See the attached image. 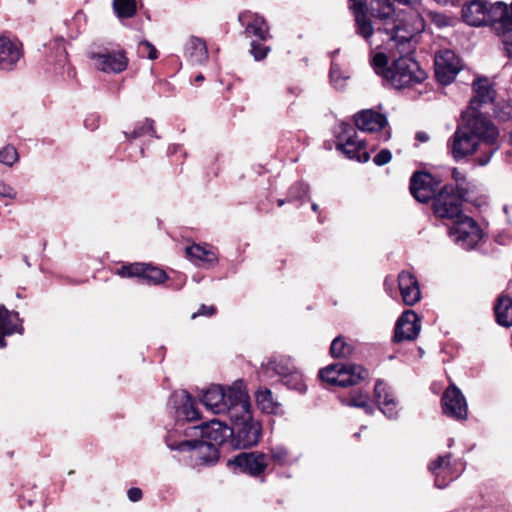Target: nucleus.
I'll return each instance as SVG.
<instances>
[{
	"label": "nucleus",
	"instance_id": "f257e3e1",
	"mask_svg": "<svg viewBox=\"0 0 512 512\" xmlns=\"http://www.w3.org/2000/svg\"><path fill=\"white\" fill-rule=\"evenodd\" d=\"M349 1L355 16L356 33L366 41L374 32L384 33L391 47L410 51L411 40L425 29L424 19L416 11L401 13L394 18V5L389 0H366V8L376 19L375 23L367 16L361 0Z\"/></svg>",
	"mask_w": 512,
	"mask_h": 512
},
{
	"label": "nucleus",
	"instance_id": "f03ea898",
	"mask_svg": "<svg viewBox=\"0 0 512 512\" xmlns=\"http://www.w3.org/2000/svg\"><path fill=\"white\" fill-rule=\"evenodd\" d=\"M462 118L465 120L464 123L457 127L448 142L450 152L453 158L459 161L473 154L479 145L484 144L487 146V151L476 161L479 165L485 166L500 148L498 128L482 113L463 112Z\"/></svg>",
	"mask_w": 512,
	"mask_h": 512
},
{
	"label": "nucleus",
	"instance_id": "7ed1b4c3",
	"mask_svg": "<svg viewBox=\"0 0 512 512\" xmlns=\"http://www.w3.org/2000/svg\"><path fill=\"white\" fill-rule=\"evenodd\" d=\"M462 19L470 26L498 24L505 31L512 30V2L491 3L486 0H472L462 7Z\"/></svg>",
	"mask_w": 512,
	"mask_h": 512
},
{
	"label": "nucleus",
	"instance_id": "20e7f679",
	"mask_svg": "<svg viewBox=\"0 0 512 512\" xmlns=\"http://www.w3.org/2000/svg\"><path fill=\"white\" fill-rule=\"evenodd\" d=\"M229 419L232 447L247 449L258 444L262 436V426L253 418L249 400L245 404L232 408Z\"/></svg>",
	"mask_w": 512,
	"mask_h": 512
},
{
	"label": "nucleus",
	"instance_id": "39448f33",
	"mask_svg": "<svg viewBox=\"0 0 512 512\" xmlns=\"http://www.w3.org/2000/svg\"><path fill=\"white\" fill-rule=\"evenodd\" d=\"M249 400L244 382L235 381L226 389L221 385H212L202 395L204 406L215 414H226L230 417L232 408L245 404Z\"/></svg>",
	"mask_w": 512,
	"mask_h": 512
},
{
	"label": "nucleus",
	"instance_id": "423d86ee",
	"mask_svg": "<svg viewBox=\"0 0 512 512\" xmlns=\"http://www.w3.org/2000/svg\"><path fill=\"white\" fill-rule=\"evenodd\" d=\"M395 48L400 53V56L389 66L387 82L396 89H402L425 80L427 77L426 72L410 56L414 49L413 45L411 44L410 51H403L401 47Z\"/></svg>",
	"mask_w": 512,
	"mask_h": 512
},
{
	"label": "nucleus",
	"instance_id": "0eeeda50",
	"mask_svg": "<svg viewBox=\"0 0 512 512\" xmlns=\"http://www.w3.org/2000/svg\"><path fill=\"white\" fill-rule=\"evenodd\" d=\"M168 447L171 450L186 453V460L192 467L214 465L220 457L219 449L205 440H184L168 444Z\"/></svg>",
	"mask_w": 512,
	"mask_h": 512
},
{
	"label": "nucleus",
	"instance_id": "6e6552de",
	"mask_svg": "<svg viewBox=\"0 0 512 512\" xmlns=\"http://www.w3.org/2000/svg\"><path fill=\"white\" fill-rule=\"evenodd\" d=\"M468 197L453 190V184H445L432 200V210L441 219H458L462 214L463 203Z\"/></svg>",
	"mask_w": 512,
	"mask_h": 512
},
{
	"label": "nucleus",
	"instance_id": "1a4fd4ad",
	"mask_svg": "<svg viewBox=\"0 0 512 512\" xmlns=\"http://www.w3.org/2000/svg\"><path fill=\"white\" fill-rule=\"evenodd\" d=\"M368 376V371L356 364H333L319 371V377L327 384L347 387L358 384Z\"/></svg>",
	"mask_w": 512,
	"mask_h": 512
},
{
	"label": "nucleus",
	"instance_id": "9d476101",
	"mask_svg": "<svg viewBox=\"0 0 512 512\" xmlns=\"http://www.w3.org/2000/svg\"><path fill=\"white\" fill-rule=\"evenodd\" d=\"M336 149L342 151L349 159L367 162L370 158L365 150V141L357 139L355 128L346 122H341L336 131Z\"/></svg>",
	"mask_w": 512,
	"mask_h": 512
},
{
	"label": "nucleus",
	"instance_id": "9b49d317",
	"mask_svg": "<svg viewBox=\"0 0 512 512\" xmlns=\"http://www.w3.org/2000/svg\"><path fill=\"white\" fill-rule=\"evenodd\" d=\"M449 236L462 249L471 250L481 240L482 230L473 218L463 215L453 223Z\"/></svg>",
	"mask_w": 512,
	"mask_h": 512
},
{
	"label": "nucleus",
	"instance_id": "f8f14e48",
	"mask_svg": "<svg viewBox=\"0 0 512 512\" xmlns=\"http://www.w3.org/2000/svg\"><path fill=\"white\" fill-rule=\"evenodd\" d=\"M442 180L426 171H415L410 178L409 190L411 195L421 203L432 201Z\"/></svg>",
	"mask_w": 512,
	"mask_h": 512
},
{
	"label": "nucleus",
	"instance_id": "ddd939ff",
	"mask_svg": "<svg viewBox=\"0 0 512 512\" xmlns=\"http://www.w3.org/2000/svg\"><path fill=\"white\" fill-rule=\"evenodd\" d=\"M228 465H233L241 473L258 477L268 467L269 455L259 451L241 452L228 460Z\"/></svg>",
	"mask_w": 512,
	"mask_h": 512
},
{
	"label": "nucleus",
	"instance_id": "4468645a",
	"mask_svg": "<svg viewBox=\"0 0 512 512\" xmlns=\"http://www.w3.org/2000/svg\"><path fill=\"white\" fill-rule=\"evenodd\" d=\"M435 75L442 85L453 82L462 69L460 58L451 50L440 51L435 56Z\"/></svg>",
	"mask_w": 512,
	"mask_h": 512
},
{
	"label": "nucleus",
	"instance_id": "2eb2a0df",
	"mask_svg": "<svg viewBox=\"0 0 512 512\" xmlns=\"http://www.w3.org/2000/svg\"><path fill=\"white\" fill-rule=\"evenodd\" d=\"M441 402L445 415L456 420H465L467 418L468 411L465 397L455 385L446 389Z\"/></svg>",
	"mask_w": 512,
	"mask_h": 512
},
{
	"label": "nucleus",
	"instance_id": "dca6fc26",
	"mask_svg": "<svg viewBox=\"0 0 512 512\" xmlns=\"http://www.w3.org/2000/svg\"><path fill=\"white\" fill-rule=\"evenodd\" d=\"M168 405L175 410L177 421H194L199 418L195 401L185 390L174 392L169 399Z\"/></svg>",
	"mask_w": 512,
	"mask_h": 512
},
{
	"label": "nucleus",
	"instance_id": "f3484780",
	"mask_svg": "<svg viewBox=\"0 0 512 512\" xmlns=\"http://www.w3.org/2000/svg\"><path fill=\"white\" fill-rule=\"evenodd\" d=\"M420 329L418 315L412 310H407L401 314L396 322L393 340L396 343L412 341L417 338Z\"/></svg>",
	"mask_w": 512,
	"mask_h": 512
},
{
	"label": "nucleus",
	"instance_id": "a211bd4d",
	"mask_svg": "<svg viewBox=\"0 0 512 512\" xmlns=\"http://www.w3.org/2000/svg\"><path fill=\"white\" fill-rule=\"evenodd\" d=\"M451 457V453L440 455L428 466L429 471L434 475V484L439 489L447 487L449 482L458 477L453 471Z\"/></svg>",
	"mask_w": 512,
	"mask_h": 512
},
{
	"label": "nucleus",
	"instance_id": "6ab92c4d",
	"mask_svg": "<svg viewBox=\"0 0 512 512\" xmlns=\"http://www.w3.org/2000/svg\"><path fill=\"white\" fill-rule=\"evenodd\" d=\"M238 20L245 28L246 37H256L261 41L270 38L269 27L262 16L251 11H243L239 14Z\"/></svg>",
	"mask_w": 512,
	"mask_h": 512
},
{
	"label": "nucleus",
	"instance_id": "aec40b11",
	"mask_svg": "<svg viewBox=\"0 0 512 512\" xmlns=\"http://www.w3.org/2000/svg\"><path fill=\"white\" fill-rule=\"evenodd\" d=\"M90 58L96 62L97 68L105 73H120L128 64L124 52H92Z\"/></svg>",
	"mask_w": 512,
	"mask_h": 512
},
{
	"label": "nucleus",
	"instance_id": "412c9836",
	"mask_svg": "<svg viewBox=\"0 0 512 512\" xmlns=\"http://www.w3.org/2000/svg\"><path fill=\"white\" fill-rule=\"evenodd\" d=\"M23 57L22 44L8 37H0V69L13 70Z\"/></svg>",
	"mask_w": 512,
	"mask_h": 512
},
{
	"label": "nucleus",
	"instance_id": "4be33fe9",
	"mask_svg": "<svg viewBox=\"0 0 512 512\" xmlns=\"http://www.w3.org/2000/svg\"><path fill=\"white\" fill-rule=\"evenodd\" d=\"M374 398L379 410L388 418L397 416V401L391 388L382 380H377L374 386Z\"/></svg>",
	"mask_w": 512,
	"mask_h": 512
},
{
	"label": "nucleus",
	"instance_id": "5701e85b",
	"mask_svg": "<svg viewBox=\"0 0 512 512\" xmlns=\"http://www.w3.org/2000/svg\"><path fill=\"white\" fill-rule=\"evenodd\" d=\"M356 127L363 132L374 133L388 126V120L384 114L372 109L362 110L354 115Z\"/></svg>",
	"mask_w": 512,
	"mask_h": 512
},
{
	"label": "nucleus",
	"instance_id": "b1692460",
	"mask_svg": "<svg viewBox=\"0 0 512 512\" xmlns=\"http://www.w3.org/2000/svg\"><path fill=\"white\" fill-rule=\"evenodd\" d=\"M398 287L403 302L412 306L421 299V291L417 278L409 271H402L398 275Z\"/></svg>",
	"mask_w": 512,
	"mask_h": 512
},
{
	"label": "nucleus",
	"instance_id": "393cba45",
	"mask_svg": "<svg viewBox=\"0 0 512 512\" xmlns=\"http://www.w3.org/2000/svg\"><path fill=\"white\" fill-rule=\"evenodd\" d=\"M231 426H227L218 420H211L201 427V436L205 438L208 443L215 447L226 443L227 439H231Z\"/></svg>",
	"mask_w": 512,
	"mask_h": 512
},
{
	"label": "nucleus",
	"instance_id": "a878e982",
	"mask_svg": "<svg viewBox=\"0 0 512 512\" xmlns=\"http://www.w3.org/2000/svg\"><path fill=\"white\" fill-rule=\"evenodd\" d=\"M475 96L471 99L470 105L466 112L470 114L480 113L479 107L484 103H490L494 100V90L486 79H478L473 83Z\"/></svg>",
	"mask_w": 512,
	"mask_h": 512
},
{
	"label": "nucleus",
	"instance_id": "bb28decb",
	"mask_svg": "<svg viewBox=\"0 0 512 512\" xmlns=\"http://www.w3.org/2000/svg\"><path fill=\"white\" fill-rule=\"evenodd\" d=\"M22 322L18 312L10 311L4 305H0V334L22 335L24 333Z\"/></svg>",
	"mask_w": 512,
	"mask_h": 512
},
{
	"label": "nucleus",
	"instance_id": "cd10ccee",
	"mask_svg": "<svg viewBox=\"0 0 512 512\" xmlns=\"http://www.w3.org/2000/svg\"><path fill=\"white\" fill-rule=\"evenodd\" d=\"M295 366L290 357L280 356L270 359L266 364H262L261 374L264 377H272L278 375L281 379L290 373Z\"/></svg>",
	"mask_w": 512,
	"mask_h": 512
},
{
	"label": "nucleus",
	"instance_id": "c85d7f7f",
	"mask_svg": "<svg viewBox=\"0 0 512 512\" xmlns=\"http://www.w3.org/2000/svg\"><path fill=\"white\" fill-rule=\"evenodd\" d=\"M185 55L192 64H203L208 59L206 42L198 37L192 36L185 46Z\"/></svg>",
	"mask_w": 512,
	"mask_h": 512
},
{
	"label": "nucleus",
	"instance_id": "c756f323",
	"mask_svg": "<svg viewBox=\"0 0 512 512\" xmlns=\"http://www.w3.org/2000/svg\"><path fill=\"white\" fill-rule=\"evenodd\" d=\"M496 321L499 325L509 327L512 325V298L499 296L494 306Z\"/></svg>",
	"mask_w": 512,
	"mask_h": 512
},
{
	"label": "nucleus",
	"instance_id": "7c9ffc66",
	"mask_svg": "<svg viewBox=\"0 0 512 512\" xmlns=\"http://www.w3.org/2000/svg\"><path fill=\"white\" fill-rule=\"evenodd\" d=\"M342 402L351 407L361 408L367 414H372L374 411L373 405L369 402V393L361 389L352 390L349 396L344 398Z\"/></svg>",
	"mask_w": 512,
	"mask_h": 512
},
{
	"label": "nucleus",
	"instance_id": "2f4dec72",
	"mask_svg": "<svg viewBox=\"0 0 512 512\" xmlns=\"http://www.w3.org/2000/svg\"><path fill=\"white\" fill-rule=\"evenodd\" d=\"M256 403L259 409L268 414H276L280 408V404L274 400L271 390L267 388L258 389Z\"/></svg>",
	"mask_w": 512,
	"mask_h": 512
},
{
	"label": "nucleus",
	"instance_id": "473e14b6",
	"mask_svg": "<svg viewBox=\"0 0 512 512\" xmlns=\"http://www.w3.org/2000/svg\"><path fill=\"white\" fill-rule=\"evenodd\" d=\"M267 454L269 455V462L272 460L280 466H289L297 461V458L292 457L288 449L282 445L270 447Z\"/></svg>",
	"mask_w": 512,
	"mask_h": 512
},
{
	"label": "nucleus",
	"instance_id": "72a5a7b5",
	"mask_svg": "<svg viewBox=\"0 0 512 512\" xmlns=\"http://www.w3.org/2000/svg\"><path fill=\"white\" fill-rule=\"evenodd\" d=\"M112 6L120 20L132 18L137 12L135 0H113Z\"/></svg>",
	"mask_w": 512,
	"mask_h": 512
},
{
	"label": "nucleus",
	"instance_id": "f704fd0d",
	"mask_svg": "<svg viewBox=\"0 0 512 512\" xmlns=\"http://www.w3.org/2000/svg\"><path fill=\"white\" fill-rule=\"evenodd\" d=\"M142 279L149 284L159 285L168 279V275L164 270L151 264L145 263Z\"/></svg>",
	"mask_w": 512,
	"mask_h": 512
},
{
	"label": "nucleus",
	"instance_id": "c9c22d12",
	"mask_svg": "<svg viewBox=\"0 0 512 512\" xmlns=\"http://www.w3.org/2000/svg\"><path fill=\"white\" fill-rule=\"evenodd\" d=\"M282 383L289 389L299 393L306 391V384L303 375L295 368L281 379Z\"/></svg>",
	"mask_w": 512,
	"mask_h": 512
},
{
	"label": "nucleus",
	"instance_id": "e433bc0d",
	"mask_svg": "<svg viewBox=\"0 0 512 512\" xmlns=\"http://www.w3.org/2000/svg\"><path fill=\"white\" fill-rule=\"evenodd\" d=\"M186 254L191 259H195V260H199V261H203V262L213 263L216 261V257L214 255V253H212L211 251L207 250L205 247H202L198 244H194V245L187 247Z\"/></svg>",
	"mask_w": 512,
	"mask_h": 512
},
{
	"label": "nucleus",
	"instance_id": "4c0bfd02",
	"mask_svg": "<svg viewBox=\"0 0 512 512\" xmlns=\"http://www.w3.org/2000/svg\"><path fill=\"white\" fill-rule=\"evenodd\" d=\"M330 353L335 358H347L353 353V347L341 336H338L331 343Z\"/></svg>",
	"mask_w": 512,
	"mask_h": 512
},
{
	"label": "nucleus",
	"instance_id": "58836bf2",
	"mask_svg": "<svg viewBox=\"0 0 512 512\" xmlns=\"http://www.w3.org/2000/svg\"><path fill=\"white\" fill-rule=\"evenodd\" d=\"M124 134L128 140H134L145 135L157 137L152 119H146L142 124L137 125L131 133L124 132Z\"/></svg>",
	"mask_w": 512,
	"mask_h": 512
},
{
	"label": "nucleus",
	"instance_id": "ea45409f",
	"mask_svg": "<svg viewBox=\"0 0 512 512\" xmlns=\"http://www.w3.org/2000/svg\"><path fill=\"white\" fill-rule=\"evenodd\" d=\"M451 177L455 182V184H453V190L468 197L470 193V185L465 173L460 171L458 168H453Z\"/></svg>",
	"mask_w": 512,
	"mask_h": 512
},
{
	"label": "nucleus",
	"instance_id": "a19ab883",
	"mask_svg": "<svg viewBox=\"0 0 512 512\" xmlns=\"http://www.w3.org/2000/svg\"><path fill=\"white\" fill-rule=\"evenodd\" d=\"M329 77L331 84L337 90H343L346 86V81L349 79V76L345 75L336 63L331 64Z\"/></svg>",
	"mask_w": 512,
	"mask_h": 512
},
{
	"label": "nucleus",
	"instance_id": "79ce46f5",
	"mask_svg": "<svg viewBox=\"0 0 512 512\" xmlns=\"http://www.w3.org/2000/svg\"><path fill=\"white\" fill-rule=\"evenodd\" d=\"M144 267H145V263H138V262L122 265L117 270V274L121 277H126V278L137 277V278L142 279V276L144 273Z\"/></svg>",
	"mask_w": 512,
	"mask_h": 512
},
{
	"label": "nucleus",
	"instance_id": "37998d69",
	"mask_svg": "<svg viewBox=\"0 0 512 512\" xmlns=\"http://www.w3.org/2000/svg\"><path fill=\"white\" fill-rule=\"evenodd\" d=\"M388 58L384 53H377L372 58V66L376 74L383 77V79L387 82V71L389 70Z\"/></svg>",
	"mask_w": 512,
	"mask_h": 512
},
{
	"label": "nucleus",
	"instance_id": "c03bdc74",
	"mask_svg": "<svg viewBox=\"0 0 512 512\" xmlns=\"http://www.w3.org/2000/svg\"><path fill=\"white\" fill-rule=\"evenodd\" d=\"M428 20L437 28H444L451 25L452 19L442 12L428 10L426 13Z\"/></svg>",
	"mask_w": 512,
	"mask_h": 512
},
{
	"label": "nucleus",
	"instance_id": "a18cd8bd",
	"mask_svg": "<svg viewBox=\"0 0 512 512\" xmlns=\"http://www.w3.org/2000/svg\"><path fill=\"white\" fill-rule=\"evenodd\" d=\"M138 55L142 58L155 60L158 58V51L153 44L147 40L139 42L137 48Z\"/></svg>",
	"mask_w": 512,
	"mask_h": 512
},
{
	"label": "nucleus",
	"instance_id": "49530a36",
	"mask_svg": "<svg viewBox=\"0 0 512 512\" xmlns=\"http://www.w3.org/2000/svg\"><path fill=\"white\" fill-rule=\"evenodd\" d=\"M309 185L304 182H296L293 184L288 191L289 199H303L309 194Z\"/></svg>",
	"mask_w": 512,
	"mask_h": 512
},
{
	"label": "nucleus",
	"instance_id": "de8ad7c7",
	"mask_svg": "<svg viewBox=\"0 0 512 512\" xmlns=\"http://www.w3.org/2000/svg\"><path fill=\"white\" fill-rule=\"evenodd\" d=\"M17 160L18 152L15 147L7 145L0 151V163L12 166Z\"/></svg>",
	"mask_w": 512,
	"mask_h": 512
},
{
	"label": "nucleus",
	"instance_id": "09e8293b",
	"mask_svg": "<svg viewBox=\"0 0 512 512\" xmlns=\"http://www.w3.org/2000/svg\"><path fill=\"white\" fill-rule=\"evenodd\" d=\"M269 50H270L269 47H267L263 44H260L256 41L251 42L250 52L256 61H260V60L264 59L267 56Z\"/></svg>",
	"mask_w": 512,
	"mask_h": 512
},
{
	"label": "nucleus",
	"instance_id": "8fccbe9b",
	"mask_svg": "<svg viewBox=\"0 0 512 512\" xmlns=\"http://www.w3.org/2000/svg\"><path fill=\"white\" fill-rule=\"evenodd\" d=\"M392 159V154L389 149H382L373 158V162L377 166L388 164Z\"/></svg>",
	"mask_w": 512,
	"mask_h": 512
},
{
	"label": "nucleus",
	"instance_id": "3c124183",
	"mask_svg": "<svg viewBox=\"0 0 512 512\" xmlns=\"http://www.w3.org/2000/svg\"><path fill=\"white\" fill-rule=\"evenodd\" d=\"M16 195L17 193L14 188L0 180V196L9 199H15Z\"/></svg>",
	"mask_w": 512,
	"mask_h": 512
},
{
	"label": "nucleus",
	"instance_id": "603ef678",
	"mask_svg": "<svg viewBox=\"0 0 512 512\" xmlns=\"http://www.w3.org/2000/svg\"><path fill=\"white\" fill-rule=\"evenodd\" d=\"M216 313V307L211 305L207 306L202 304L197 312L192 314V319H195L198 316H212Z\"/></svg>",
	"mask_w": 512,
	"mask_h": 512
},
{
	"label": "nucleus",
	"instance_id": "864d4df0",
	"mask_svg": "<svg viewBox=\"0 0 512 512\" xmlns=\"http://www.w3.org/2000/svg\"><path fill=\"white\" fill-rule=\"evenodd\" d=\"M503 50L507 57L512 59V34H506L503 38Z\"/></svg>",
	"mask_w": 512,
	"mask_h": 512
},
{
	"label": "nucleus",
	"instance_id": "5fc2aeb1",
	"mask_svg": "<svg viewBox=\"0 0 512 512\" xmlns=\"http://www.w3.org/2000/svg\"><path fill=\"white\" fill-rule=\"evenodd\" d=\"M127 495L130 501L137 502L142 498V491L139 488L133 487L128 490Z\"/></svg>",
	"mask_w": 512,
	"mask_h": 512
},
{
	"label": "nucleus",
	"instance_id": "6e6d98bb",
	"mask_svg": "<svg viewBox=\"0 0 512 512\" xmlns=\"http://www.w3.org/2000/svg\"><path fill=\"white\" fill-rule=\"evenodd\" d=\"M415 138L419 142H426L428 141L429 136L425 132H417Z\"/></svg>",
	"mask_w": 512,
	"mask_h": 512
},
{
	"label": "nucleus",
	"instance_id": "4d7b16f0",
	"mask_svg": "<svg viewBox=\"0 0 512 512\" xmlns=\"http://www.w3.org/2000/svg\"><path fill=\"white\" fill-rule=\"evenodd\" d=\"M391 134L389 130H385L379 137V141L386 142L390 139Z\"/></svg>",
	"mask_w": 512,
	"mask_h": 512
},
{
	"label": "nucleus",
	"instance_id": "13d9d810",
	"mask_svg": "<svg viewBox=\"0 0 512 512\" xmlns=\"http://www.w3.org/2000/svg\"><path fill=\"white\" fill-rule=\"evenodd\" d=\"M59 62L63 65V67L67 64V54L64 49L60 52Z\"/></svg>",
	"mask_w": 512,
	"mask_h": 512
},
{
	"label": "nucleus",
	"instance_id": "bf43d9fd",
	"mask_svg": "<svg viewBox=\"0 0 512 512\" xmlns=\"http://www.w3.org/2000/svg\"><path fill=\"white\" fill-rule=\"evenodd\" d=\"M434 1L440 5H448V4L455 5L460 0H434Z\"/></svg>",
	"mask_w": 512,
	"mask_h": 512
},
{
	"label": "nucleus",
	"instance_id": "052dcab7",
	"mask_svg": "<svg viewBox=\"0 0 512 512\" xmlns=\"http://www.w3.org/2000/svg\"><path fill=\"white\" fill-rule=\"evenodd\" d=\"M90 120H94V116H90L88 118L85 119V126L90 128L91 130L95 129L96 128V125H90L89 122Z\"/></svg>",
	"mask_w": 512,
	"mask_h": 512
},
{
	"label": "nucleus",
	"instance_id": "680f3d73",
	"mask_svg": "<svg viewBox=\"0 0 512 512\" xmlns=\"http://www.w3.org/2000/svg\"><path fill=\"white\" fill-rule=\"evenodd\" d=\"M392 4V0H389ZM394 2H398L400 4H404V5H407V4H411V3H414V2H417L418 0H393Z\"/></svg>",
	"mask_w": 512,
	"mask_h": 512
},
{
	"label": "nucleus",
	"instance_id": "e2e57ef3",
	"mask_svg": "<svg viewBox=\"0 0 512 512\" xmlns=\"http://www.w3.org/2000/svg\"><path fill=\"white\" fill-rule=\"evenodd\" d=\"M10 334H0V347L4 348L7 345L6 340L4 339L5 336H9Z\"/></svg>",
	"mask_w": 512,
	"mask_h": 512
},
{
	"label": "nucleus",
	"instance_id": "0e129e2a",
	"mask_svg": "<svg viewBox=\"0 0 512 512\" xmlns=\"http://www.w3.org/2000/svg\"><path fill=\"white\" fill-rule=\"evenodd\" d=\"M195 80H196L197 82H201V81H203V80H204V76H203L202 74H199V75H197V76H196Z\"/></svg>",
	"mask_w": 512,
	"mask_h": 512
},
{
	"label": "nucleus",
	"instance_id": "69168bd1",
	"mask_svg": "<svg viewBox=\"0 0 512 512\" xmlns=\"http://www.w3.org/2000/svg\"><path fill=\"white\" fill-rule=\"evenodd\" d=\"M311 208L314 212H317L319 210V206L316 203H312Z\"/></svg>",
	"mask_w": 512,
	"mask_h": 512
},
{
	"label": "nucleus",
	"instance_id": "338daca9",
	"mask_svg": "<svg viewBox=\"0 0 512 512\" xmlns=\"http://www.w3.org/2000/svg\"><path fill=\"white\" fill-rule=\"evenodd\" d=\"M287 91L289 93H292V94H297L298 93V90L296 88H289Z\"/></svg>",
	"mask_w": 512,
	"mask_h": 512
},
{
	"label": "nucleus",
	"instance_id": "774afa93",
	"mask_svg": "<svg viewBox=\"0 0 512 512\" xmlns=\"http://www.w3.org/2000/svg\"><path fill=\"white\" fill-rule=\"evenodd\" d=\"M23 261H24V263H25L28 267H30V266H31V264H30V262H29V260H28V257H27V256H24V257H23Z\"/></svg>",
	"mask_w": 512,
	"mask_h": 512
}]
</instances>
